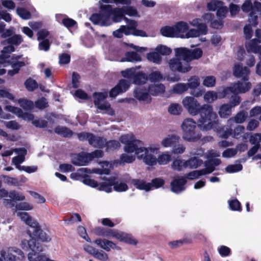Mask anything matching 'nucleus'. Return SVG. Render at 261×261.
<instances>
[{
  "mask_svg": "<svg viewBox=\"0 0 261 261\" xmlns=\"http://www.w3.org/2000/svg\"><path fill=\"white\" fill-rule=\"evenodd\" d=\"M188 83L186 84L188 89H195L200 85V79L198 76L193 75L191 76L188 80Z\"/></svg>",
  "mask_w": 261,
  "mask_h": 261,
  "instance_id": "nucleus-40",
  "label": "nucleus"
},
{
  "mask_svg": "<svg viewBox=\"0 0 261 261\" xmlns=\"http://www.w3.org/2000/svg\"><path fill=\"white\" fill-rule=\"evenodd\" d=\"M113 187L114 190L118 192H125L128 189V186L125 182H122L121 179L113 176Z\"/></svg>",
  "mask_w": 261,
  "mask_h": 261,
  "instance_id": "nucleus-26",
  "label": "nucleus"
},
{
  "mask_svg": "<svg viewBox=\"0 0 261 261\" xmlns=\"http://www.w3.org/2000/svg\"><path fill=\"white\" fill-rule=\"evenodd\" d=\"M116 229L105 228L102 227H97L94 229V233L99 236L103 237H113L114 236Z\"/></svg>",
  "mask_w": 261,
  "mask_h": 261,
  "instance_id": "nucleus-25",
  "label": "nucleus"
},
{
  "mask_svg": "<svg viewBox=\"0 0 261 261\" xmlns=\"http://www.w3.org/2000/svg\"><path fill=\"white\" fill-rule=\"evenodd\" d=\"M202 50L199 48L190 49V61L200 58L202 57Z\"/></svg>",
  "mask_w": 261,
  "mask_h": 261,
  "instance_id": "nucleus-58",
  "label": "nucleus"
},
{
  "mask_svg": "<svg viewBox=\"0 0 261 261\" xmlns=\"http://www.w3.org/2000/svg\"><path fill=\"white\" fill-rule=\"evenodd\" d=\"M147 59L149 61L156 64H160L162 61V57L156 50L148 53L147 54Z\"/></svg>",
  "mask_w": 261,
  "mask_h": 261,
  "instance_id": "nucleus-37",
  "label": "nucleus"
},
{
  "mask_svg": "<svg viewBox=\"0 0 261 261\" xmlns=\"http://www.w3.org/2000/svg\"><path fill=\"white\" fill-rule=\"evenodd\" d=\"M132 183L137 188L141 190L149 191L151 190V184L146 182L144 180L140 179H134Z\"/></svg>",
  "mask_w": 261,
  "mask_h": 261,
  "instance_id": "nucleus-27",
  "label": "nucleus"
},
{
  "mask_svg": "<svg viewBox=\"0 0 261 261\" xmlns=\"http://www.w3.org/2000/svg\"><path fill=\"white\" fill-rule=\"evenodd\" d=\"M103 181L98 184L97 189L99 191H105L107 193L111 192L112 191V186L113 182V176L110 177H104Z\"/></svg>",
  "mask_w": 261,
  "mask_h": 261,
  "instance_id": "nucleus-21",
  "label": "nucleus"
},
{
  "mask_svg": "<svg viewBox=\"0 0 261 261\" xmlns=\"http://www.w3.org/2000/svg\"><path fill=\"white\" fill-rule=\"evenodd\" d=\"M114 238L121 242H125L132 245H136L137 241L133 237L132 235L124 232L115 230Z\"/></svg>",
  "mask_w": 261,
  "mask_h": 261,
  "instance_id": "nucleus-16",
  "label": "nucleus"
},
{
  "mask_svg": "<svg viewBox=\"0 0 261 261\" xmlns=\"http://www.w3.org/2000/svg\"><path fill=\"white\" fill-rule=\"evenodd\" d=\"M215 84L216 78L213 75L205 76L203 81V85L207 87H213Z\"/></svg>",
  "mask_w": 261,
  "mask_h": 261,
  "instance_id": "nucleus-61",
  "label": "nucleus"
},
{
  "mask_svg": "<svg viewBox=\"0 0 261 261\" xmlns=\"http://www.w3.org/2000/svg\"><path fill=\"white\" fill-rule=\"evenodd\" d=\"M83 182L84 184L88 185L92 188H98V182L93 179H91L90 176L88 175H85L83 177Z\"/></svg>",
  "mask_w": 261,
  "mask_h": 261,
  "instance_id": "nucleus-57",
  "label": "nucleus"
},
{
  "mask_svg": "<svg viewBox=\"0 0 261 261\" xmlns=\"http://www.w3.org/2000/svg\"><path fill=\"white\" fill-rule=\"evenodd\" d=\"M260 43V40L254 38L250 40V41L246 45V48L248 52L254 53L255 50L258 49V43Z\"/></svg>",
  "mask_w": 261,
  "mask_h": 261,
  "instance_id": "nucleus-44",
  "label": "nucleus"
},
{
  "mask_svg": "<svg viewBox=\"0 0 261 261\" xmlns=\"http://www.w3.org/2000/svg\"><path fill=\"white\" fill-rule=\"evenodd\" d=\"M203 98L204 101L207 103H213L218 98L217 93L214 91H208L204 94Z\"/></svg>",
  "mask_w": 261,
  "mask_h": 261,
  "instance_id": "nucleus-43",
  "label": "nucleus"
},
{
  "mask_svg": "<svg viewBox=\"0 0 261 261\" xmlns=\"http://www.w3.org/2000/svg\"><path fill=\"white\" fill-rule=\"evenodd\" d=\"M155 50L157 51L161 56L169 55L172 53V49L166 45L160 44L158 45Z\"/></svg>",
  "mask_w": 261,
  "mask_h": 261,
  "instance_id": "nucleus-49",
  "label": "nucleus"
},
{
  "mask_svg": "<svg viewBox=\"0 0 261 261\" xmlns=\"http://www.w3.org/2000/svg\"><path fill=\"white\" fill-rule=\"evenodd\" d=\"M250 69L246 66L243 67L242 64H236L233 69V74L237 78H242L243 81H248L249 79Z\"/></svg>",
  "mask_w": 261,
  "mask_h": 261,
  "instance_id": "nucleus-10",
  "label": "nucleus"
},
{
  "mask_svg": "<svg viewBox=\"0 0 261 261\" xmlns=\"http://www.w3.org/2000/svg\"><path fill=\"white\" fill-rule=\"evenodd\" d=\"M168 65L171 71L181 73H186L190 71L192 67L189 63H185L178 57L173 58L169 60Z\"/></svg>",
  "mask_w": 261,
  "mask_h": 261,
  "instance_id": "nucleus-6",
  "label": "nucleus"
},
{
  "mask_svg": "<svg viewBox=\"0 0 261 261\" xmlns=\"http://www.w3.org/2000/svg\"><path fill=\"white\" fill-rule=\"evenodd\" d=\"M17 216L24 221L30 228L27 233L30 237L37 238L42 242H48L51 240L50 236L40 228L39 223L29 216V213H17Z\"/></svg>",
  "mask_w": 261,
  "mask_h": 261,
  "instance_id": "nucleus-3",
  "label": "nucleus"
},
{
  "mask_svg": "<svg viewBox=\"0 0 261 261\" xmlns=\"http://www.w3.org/2000/svg\"><path fill=\"white\" fill-rule=\"evenodd\" d=\"M250 69L246 66L243 67L242 64H236L233 69V74L237 78H242L243 81H248L249 79Z\"/></svg>",
  "mask_w": 261,
  "mask_h": 261,
  "instance_id": "nucleus-11",
  "label": "nucleus"
},
{
  "mask_svg": "<svg viewBox=\"0 0 261 261\" xmlns=\"http://www.w3.org/2000/svg\"><path fill=\"white\" fill-rule=\"evenodd\" d=\"M186 183L187 180L185 177H176L171 182V190L173 192L178 194L185 190Z\"/></svg>",
  "mask_w": 261,
  "mask_h": 261,
  "instance_id": "nucleus-14",
  "label": "nucleus"
},
{
  "mask_svg": "<svg viewBox=\"0 0 261 261\" xmlns=\"http://www.w3.org/2000/svg\"><path fill=\"white\" fill-rule=\"evenodd\" d=\"M148 80L147 75L142 71L136 72L133 79L134 83L138 85H142L146 83Z\"/></svg>",
  "mask_w": 261,
  "mask_h": 261,
  "instance_id": "nucleus-31",
  "label": "nucleus"
},
{
  "mask_svg": "<svg viewBox=\"0 0 261 261\" xmlns=\"http://www.w3.org/2000/svg\"><path fill=\"white\" fill-rule=\"evenodd\" d=\"M184 107L193 116L199 114L198 125L203 130L214 128L217 124V115L213 111V107L208 104L201 106L197 100L192 96H186L182 101Z\"/></svg>",
  "mask_w": 261,
  "mask_h": 261,
  "instance_id": "nucleus-1",
  "label": "nucleus"
},
{
  "mask_svg": "<svg viewBox=\"0 0 261 261\" xmlns=\"http://www.w3.org/2000/svg\"><path fill=\"white\" fill-rule=\"evenodd\" d=\"M55 132L64 137H71L73 134L72 132L69 128L65 126L61 127L58 126L56 127Z\"/></svg>",
  "mask_w": 261,
  "mask_h": 261,
  "instance_id": "nucleus-35",
  "label": "nucleus"
},
{
  "mask_svg": "<svg viewBox=\"0 0 261 261\" xmlns=\"http://www.w3.org/2000/svg\"><path fill=\"white\" fill-rule=\"evenodd\" d=\"M114 9L112 6L110 5H102L100 7V13L104 17V20L102 24L103 26H109L111 24L110 17L112 15Z\"/></svg>",
  "mask_w": 261,
  "mask_h": 261,
  "instance_id": "nucleus-15",
  "label": "nucleus"
},
{
  "mask_svg": "<svg viewBox=\"0 0 261 261\" xmlns=\"http://www.w3.org/2000/svg\"><path fill=\"white\" fill-rule=\"evenodd\" d=\"M8 197L9 199H5L6 204H10V207L14 206L19 211H30L33 209L32 205L26 202H20L16 204L17 201H23L25 199V196L21 193L15 190H11L9 192Z\"/></svg>",
  "mask_w": 261,
  "mask_h": 261,
  "instance_id": "nucleus-5",
  "label": "nucleus"
},
{
  "mask_svg": "<svg viewBox=\"0 0 261 261\" xmlns=\"http://www.w3.org/2000/svg\"><path fill=\"white\" fill-rule=\"evenodd\" d=\"M112 15V20L113 22H120L122 19H124V17H125L124 16V8L122 7L121 8H116L114 9Z\"/></svg>",
  "mask_w": 261,
  "mask_h": 261,
  "instance_id": "nucleus-33",
  "label": "nucleus"
},
{
  "mask_svg": "<svg viewBox=\"0 0 261 261\" xmlns=\"http://www.w3.org/2000/svg\"><path fill=\"white\" fill-rule=\"evenodd\" d=\"M1 255L5 261H15L16 259L22 260L24 257L23 252L15 247L8 248L7 251H2Z\"/></svg>",
  "mask_w": 261,
  "mask_h": 261,
  "instance_id": "nucleus-8",
  "label": "nucleus"
},
{
  "mask_svg": "<svg viewBox=\"0 0 261 261\" xmlns=\"http://www.w3.org/2000/svg\"><path fill=\"white\" fill-rule=\"evenodd\" d=\"M176 57L181 59L185 63L190 62V49L184 48H177L175 50Z\"/></svg>",
  "mask_w": 261,
  "mask_h": 261,
  "instance_id": "nucleus-22",
  "label": "nucleus"
},
{
  "mask_svg": "<svg viewBox=\"0 0 261 261\" xmlns=\"http://www.w3.org/2000/svg\"><path fill=\"white\" fill-rule=\"evenodd\" d=\"M151 82H160L163 80H167L170 82H176L180 80L179 74L174 73L172 75L166 74L164 77L163 74L159 71H155L151 72L148 77Z\"/></svg>",
  "mask_w": 261,
  "mask_h": 261,
  "instance_id": "nucleus-7",
  "label": "nucleus"
},
{
  "mask_svg": "<svg viewBox=\"0 0 261 261\" xmlns=\"http://www.w3.org/2000/svg\"><path fill=\"white\" fill-rule=\"evenodd\" d=\"M243 169V166L241 164H231L228 165L225 168V171L227 173H232L238 172Z\"/></svg>",
  "mask_w": 261,
  "mask_h": 261,
  "instance_id": "nucleus-54",
  "label": "nucleus"
},
{
  "mask_svg": "<svg viewBox=\"0 0 261 261\" xmlns=\"http://www.w3.org/2000/svg\"><path fill=\"white\" fill-rule=\"evenodd\" d=\"M253 4L251 0H245L241 7L242 11L245 13L251 12L252 11Z\"/></svg>",
  "mask_w": 261,
  "mask_h": 261,
  "instance_id": "nucleus-63",
  "label": "nucleus"
},
{
  "mask_svg": "<svg viewBox=\"0 0 261 261\" xmlns=\"http://www.w3.org/2000/svg\"><path fill=\"white\" fill-rule=\"evenodd\" d=\"M161 34L166 37H176V34L174 26H165L162 27L160 30Z\"/></svg>",
  "mask_w": 261,
  "mask_h": 261,
  "instance_id": "nucleus-38",
  "label": "nucleus"
},
{
  "mask_svg": "<svg viewBox=\"0 0 261 261\" xmlns=\"http://www.w3.org/2000/svg\"><path fill=\"white\" fill-rule=\"evenodd\" d=\"M35 105L37 108L40 110H43L48 106V102L44 97L37 100L35 102Z\"/></svg>",
  "mask_w": 261,
  "mask_h": 261,
  "instance_id": "nucleus-60",
  "label": "nucleus"
},
{
  "mask_svg": "<svg viewBox=\"0 0 261 261\" xmlns=\"http://www.w3.org/2000/svg\"><path fill=\"white\" fill-rule=\"evenodd\" d=\"M24 85L26 89L29 91H33L34 90L38 88V85L37 82L30 77L28 79L24 82Z\"/></svg>",
  "mask_w": 261,
  "mask_h": 261,
  "instance_id": "nucleus-50",
  "label": "nucleus"
},
{
  "mask_svg": "<svg viewBox=\"0 0 261 261\" xmlns=\"http://www.w3.org/2000/svg\"><path fill=\"white\" fill-rule=\"evenodd\" d=\"M244 82L238 81L233 84L237 94L245 93L250 90L251 83L248 81Z\"/></svg>",
  "mask_w": 261,
  "mask_h": 261,
  "instance_id": "nucleus-23",
  "label": "nucleus"
},
{
  "mask_svg": "<svg viewBox=\"0 0 261 261\" xmlns=\"http://www.w3.org/2000/svg\"><path fill=\"white\" fill-rule=\"evenodd\" d=\"M229 208L233 211H241L242 206L240 202L237 199H232L228 200Z\"/></svg>",
  "mask_w": 261,
  "mask_h": 261,
  "instance_id": "nucleus-47",
  "label": "nucleus"
},
{
  "mask_svg": "<svg viewBox=\"0 0 261 261\" xmlns=\"http://www.w3.org/2000/svg\"><path fill=\"white\" fill-rule=\"evenodd\" d=\"M98 109L101 110H106V113L110 116H114L115 115V111L111 108V105L109 103H104L95 106Z\"/></svg>",
  "mask_w": 261,
  "mask_h": 261,
  "instance_id": "nucleus-45",
  "label": "nucleus"
},
{
  "mask_svg": "<svg viewBox=\"0 0 261 261\" xmlns=\"http://www.w3.org/2000/svg\"><path fill=\"white\" fill-rule=\"evenodd\" d=\"M165 90V87L162 84L150 85L148 89L149 94L153 96H156L159 94L163 93Z\"/></svg>",
  "mask_w": 261,
  "mask_h": 261,
  "instance_id": "nucleus-29",
  "label": "nucleus"
},
{
  "mask_svg": "<svg viewBox=\"0 0 261 261\" xmlns=\"http://www.w3.org/2000/svg\"><path fill=\"white\" fill-rule=\"evenodd\" d=\"M134 96L140 101H143L145 103H149L151 101V97L150 94L143 89H136L134 91Z\"/></svg>",
  "mask_w": 261,
  "mask_h": 261,
  "instance_id": "nucleus-17",
  "label": "nucleus"
},
{
  "mask_svg": "<svg viewBox=\"0 0 261 261\" xmlns=\"http://www.w3.org/2000/svg\"><path fill=\"white\" fill-rule=\"evenodd\" d=\"M62 23L67 28L73 27L77 24V22L75 20L69 17L63 18Z\"/></svg>",
  "mask_w": 261,
  "mask_h": 261,
  "instance_id": "nucleus-64",
  "label": "nucleus"
},
{
  "mask_svg": "<svg viewBox=\"0 0 261 261\" xmlns=\"http://www.w3.org/2000/svg\"><path fill=\"white\" fill-rule=\"evenodd\" d=\"M94 98V104L95 106L98 105L100 102L108 97L107 92H95L93 94Z\"/></svg>",
  "mask_w": 261,
  "mask_h": 261,
  "instance_id": "nucleus-41",
  "label": "nucleus"
},
{
  "mask_svg": "<svg viewBox=\"0 0 261 261\" xmlns=\"http://www.w3.org/2000/svg\"><path fill=\"white\" fill-rule=\"evenodd\" d=\"M134 96L140 101H143L145 103H149L151 101V97L150 94L143 89H136L134 91Z\"/></svg>",
  "mask_w": 261,
  "mask_h": 261,
  "instance_id": "nucleus-18",
  "label": "nucleus"
},
{
  "mask_svg": "<svg viewBox=\"0 0 261 261\" xmlns=\"http://www.w3.org/2000/svg\"><path fill=\"white\" fill-rule=\"evenodd\" d=\"M22 41L23 40L21 35H14L8 38L5 41H3V43L4 44H5V42H7V43L13 46V45H18L20 44Z\"/></svg>",
  "mask_w": 261,
  "mask_h": 261,
  "instance_id": "nucleus-39",
  "label": "nucleus"
},
{
  "mask_svg": "<svg viewBox=\"0 0 261 261\" xmlns=\"http://www.w3.org/2000/svg\"><path fill=\"white\" fill-rule=\"evenodd\" d=\"M17 14L23 19H29L31 18V13L26 9L23 8H17Z\"/></svg>",
  "mask_w": 261,
  "mask_h": 261,
  "instance_id": "nucleus-59",
  "label": "nucleus"
},
{
  "mask_svg": "<svg viewBox=\"0 0 261 261\" xmlns=\"http://www.w3.org/2000/svg\"><path fill=\"white\" fill-rule=\"evenodd\" d=\"M91 161L89 153L85 152L75 154L71 159L72 163L76 166H85Z\"/></svg>",
  "mask_w": 261,
  "mask_h": 261,
  "instance_id": "nucleus-13",
  "label": "nucleus"
},
{
  "mask_svg": "<svg viewBox=\"0 0 261 261\" xmlns=\"http://www.w3.org/2000/svg\"><path fill=\"white\" fill-rule=\"evenodd\" d=\"M18 103L21 108L27 111H31L34 107L33 102L27 99L20 98L18 99Z\"/></svg>",
  "mask_w": 261,
  "mask_h": 261,
  "instance_id": "nucleus-42",
  "label": "nucleus"
},
{
  "mask_svg": "<svg viewBox=\"0 0 261 261\" xmlns=\"http://www.w3.org/2000/svg\"><path fill=\"white\" fill-rule=\"evenodd\" d=\"M224 5V2L218 0H212L207 4V8L210 11L217 10L220 5Z\"/></svg>",
  "mask_w": 261,
  "mask_h": 261,
  "instance_id": "nucleus-51",
  "label": "nucleus"
},
{
  "mask_svg": "<svg viewBox=\"0 0 261 261\" xmlns=\"http://www.w3.org/2000/svg\"><path fill=\"white\" fill-rule=\"evenodd\" d=\"M120 141L125 145V152L128 153L135 152L137 158L142 159L147 165L153 166L156 164V158L153 154L154 149L150 148L148 150L143 146L144 143L142 141L135 139L134 136L123 135L120 138Z\"/></svg>",
  "mask_w": 261,
  "mask_h": 261,
  "instance_id": "nucleus-2",
  "label": "nucleus"
},
{
  "mask_svg": "<svg viewBox=\"0 0 261 261\" xmlns=\"http://www.w3.org/2000/svg\"><path fill=\"white\" fill-rule=\"evenodd\" d=\"M94 243L106 251H110L112 247L113 242L106 239H98Z\"/></svg>",
  "mask_w": 261,
  "mask_h": 261,
  "instance_id": "nucleus-32",
  "label": "nucleus"
},
{
  "mask_svg": "<svg viewBox=\"0 0 261 261\" xmlns=\"http://www.w3.org/2000/svg\"><path fill=\"white\" fill-rule=\"evenodd\" d=\"M231 105L229 103H224L222 105L218 111L219 115L221 118H227L231 114Z\"/></svg>",
  "mask_w": 261,
  "mask_h": 261,
  "instance_id": "nucleus-28",
  "label": "nucleus"
},
{
  "mask_svg": "<svg viewBox=\"0 0 261 261\" xmlns=\"http://www.w3.org/2000/svg\"><path fill=\"white\" fill-rule=\"evenodd\" d=\"M182 111L181 107L178 103H174L171 104L168 108V112L171 114L178 115Z\"/></svg>",
  "mask_w": 261,
  "mask_h": 261,
  "instance_id": "nucleus-53",
  "label": "nucleus"
},
{
  "mask_svg": "<svg viewBox=\"0 0 261 261\" xmlns=\"http://www.w3.org/2000/svg\"><path fill=\"white\" fill-rule=\"evenodd\" d=\"M156 160V163L158 162L160 165H166L171 161V156L169 154H162Z\"/></svg>",
  "mask_w": 261,
  "mask_h": 261,
  "instance_id": "nucleus-62",
  "label": "nucleus"
},
{
  "mask_svg": "<svg viewBox=\"0 0 261 261\" xmlns=\"http://www.w3.org/2000/svg\"><path fill=\"white\" fill-rule=\"evenodd\" d=\"M176 34V37L181 38H185V34L189 29V25L186 22L180 21L173 25Z\"/></svg>",
  "mask_w": 261,
  "mask_h": 261,
  "instance_id": "nucleus-19",
  "label": "nucleus"
},
{
  "mask_svg": "<svg viewBox=\"0 0 261 261\" xmlns=\"http://www.w3.org/2000/svg\"><path fill=\"white\" fill-rule=\"evenodd\" d=\"M202 164V160L196 157H192L188 160L185 161V167L191 169H196L200 166Z\"/></svg>",
  "mask_w": 261,
  "mask_h": 261,
  "instance_id": "nucleus-30",
  "label": "nucleus"
},
{
  "mask_svg": "<svg viewBox=\"0 0 261 261\" xmlns=\"http://www.w3.org/2000/svg\"><path fill=\"white\" fill-rule=\"evenodd\" d=\"M93 137L90 138L89 144L95 148L103 149L106 146V139L96 136L92 134Z\"/></svg>",
  "mask_w": 261,
  "mask_h": 261,
  "instance_id": "nucleus-24",
  "label": "nucleus"
},
{
  "mask_svg": "<svg viewBox=\"0 0 261 261\" xmlns=\"http://www.w3.org/2000/svg\"><path fill=\"white\" fill-rule=\"evenodd\" d=\"M120 147V143L118 141L115 140H112L109 141L106 140V151H113L117 149H118Z\"/></svg>",
  "mask_w": 261,
  "mask_h": 261,
  "instance_id": "nucleus-46",
  "label": "nucleus"
},
{
  "mask_svg": "<svg viewBox=\"0 0 261 261\" xmlns=\"http://www.w3.org/2000/svg\"><path fill=\"white\" fill-rule=\"evenodd\" d=\"M257 14L261 16V3L258 1H254L252 11L249 14L248 22L253 27H256L258 23Z\"/></svg>",
  "mask_w": 261,
  "mask_h": 261,
  "instance_id": "nucleus-12",
  "label": "nucleus"
},
{
  "mask_svg": "<svg viewBox=\"0 0 261 261\" xmlns=\"http://www.w3.org/2000/svg\"><path fill=\"white\" fill-rule=\"evenodd\" d=\"M198 126L201 128L197 123L192 118L185 119L181 124V128L183 131L182 139L189 142H196L200 139L201 135L197 130V127ZM202 130H203L202 128Z\"/></svg>",
  "mask_w": 261,
  "mask_h": 261,
  "instance_id": "nucleus-4",
  "label": "nucleus"
},
{
  "mask_svg": "<svg viewBox=\"0 0 261 261\" xmlns=\"http://www.w3.org/2000/svg\"><path fill=\"white\" fill-rule=\"evenodd\" d=\"M188 90L186 83H177L174 85L172 91L174 93L181 94Z\"/></svg>",
  "mask_w": 261,
  "mask_h": 261,
  "instance_id": "nucleus-48",
  "label": "nucleus"
},
{
  "mask_svg": "<svg viewBox=\"0 0 261 261\" xmlns=\"http://www.w3.org/2000/svg\"><path fill=\"white\" fill-rule=\"evenodd\" d=\"M172 168L173 169L178 171H181L182 168H186V167L185 166V161L180 159L174 160L172 164Z\"/></svg>",
  "mask_w": 261,
  "mask_h": 261,
  "instance_id": "nucleus-55",
  "label": "nucleus"
},
{
  "mask_svg": "<svg viewBox=\"0 0 261 261\" xmlns=\"http://www.w3.org/2000/svg\"><path fill=\"white\" fill-rule=\"evenodd\" d=\"M129 82L125 79H121L117 84L111 89L109 92V96L115 98L119 94L125 92L129 88Z\"/></svg>",
  "mask_w": 261,
  "mask_h": 261,
  "instance_id": "nucleus-9",
  "label": "nucleus"
},
{
  "mask_svg": "<svg viewBox=\"0 0 261 261\" xmlns=\"http://www.w3.org/2000/svg\"><path fill=\"white\" fill-rule=\"evenodd\" d=\"M180 138L177 135H168L162 141V145L164 147H173L175 145L178 143Z\"/></svg>",
  "mask_w": 261,
  "mask_h": 261,
  "instance_id": "nucleus-20",
  "label": "nucleus"
},
{
  "mask_svg": "<svg viewBox=\"0 0 261 261\" xmlns=\"http://www.w3.org/2000/svg\"><path fill=\"white\" fill-rule=\"evenodd\" d=\"M248 114L244 111H241L238 112L235 116L232 117L229 119V121H233L237 123H242L245 121Z\"/></svg>",
  "mask_w": 261,
  "mask_h": 261,
  "instance_id": "nucleus-36",
  "label": "nucleus"
},
{
  "mask_svg": "<svg viewBox=\"0 0 261 261\" xmlns=\"http://www.w3.org/2000/svg\"><path fill=\"white\" fill-rule=\"evenodd\" d=\"M125 57L126 61L128 62H138L141 61L140 55L135 51H128L126 53Z\"/></svg>",
  "mask_w": 261,
  "mask_h": 261,
  "instance_id": "nucleus-52",
  "label": "nucleus"
},
{
  "mask_svg": "<svg viewBox=\"0 0 261 261\" xmlns=\"http://www.w3.org/2000/svg\"><path fill=\"white\" fill-rule=\"evenodd\" d=\"M90 20L93 24H98L99 23H100V25L102 26V22L104 20V17L100 13H94L91 15Z\"/></svg>",
  "mask_w": 261,
  "mask_h": 261,
  "instance_id": "nucleus-56",
  "label": "nucleus"
},
{
  "mask_svg": "<svg viewBox=\"0 0 261 261\" xmlns=\"http://www.w3.org/2000/svg\"><path fill=\"white\" fill-rule=\"evenodd\" d=\"M15 51L14 47L10 45L5 46L3 50L1 51V54L0 55V60H2L4 62H6V60L10 57L9 55L10 53Z\"/></svg>",
  "mask_w": 261,
  "mask_h": 261,
  "instance_id": "nucleus-34",
  "label": "nucleus"
}]
</instances>
